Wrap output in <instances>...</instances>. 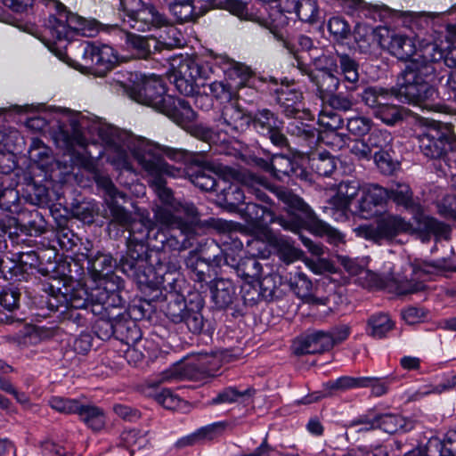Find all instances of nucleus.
<instances>
[{
    "label": "nucleus",
    "mask_w": 456,
    "mask_h": 456,
    "mask_svg": "<svg viewBox=\"0 0 456 456\" xmlns=\"http://www.w3.org/2000/svg\"><path fill=\"white\" fill-rule=\"evenodd\" d=\"M100 134L106 141L105 154L108 161L117 169L131 172L132 155L153 177L151 186L161 201L155 207L166 208L178 219L179 224L175 230H179L180 237L185 236L190 240H193L198 224L197 208L192 203H183L174 199L163 179V175L177 178L184 174V171L166 163L164 157L181 161L185 159L187 152L180 149L161 146L112 126H100Z\"/></svg>",
    "instance_id": "1"
},
{
    "label": "nucleus",
    "mask_w": 456,
    "mask_h": 456,
    "mask_svg": "<svg viewBox=\"0 0 456 456\" xmlns=\"http://www.w3.org/2000/svg\"><path fill=\"white\" fill-rule=\"evenodd\" d=\"M154 220L146 211H138L136 217L118 205L111 207L112 221L129 231L127 252L121 259V269L127 276L134 279L141 286L153 287L158 281L151 278L152 268L146 266L145 243L157 249L184 250L193 245L187 237H180L175 226L178 219L166 208H152Z\"/></svg>",
    "instance_id": "2"
},
{
    "label": "nucleus",
    "mask_w": 456,
    "mask_h": 456,
    "mask_svg": "<svg viewBox=\"0 0 456 456\" xmlns=\"http://www.w3.org/2000/svg\"><path fill=\"white\" fill-rule=\"evenodd\" d=\"M50 126L53 137L57 143L61 142L64 147L77 145L86 147L87 141L82 134L83 129L91 132L96 131L102 142L106 145V141L100 134V126H109L81 112L69 109L58 108L52 112H44L30 117L26 121V126L35 132H44Z\"/></svg>",
    "instance_id": "3"
},
{
    "label": "nucleus",
    "mask_w": 456,
    "mask_h": 456,
    "mask_svg": "<svg viewBox=\"0 0 456 456\" xmlns=\"http://www.w3.org/2000/svg\"><path fill=\"white\" fill-rule=\"evenodd\" d=\"M124 287L121 278L110 275L104 281V286L95 288L90 293L82 286L69 289L65 287V291L60 288L56 290L50 286L51 294L47 299L48 307L53 311H60L61 314L68 308L84 309L89 305H99L102 310L108 311L110 306L122 305V297L119 290Z\"/></svg>",
    "instance_id": "4"
},
{
    "label": "nucleus",
    "mask_w": 456,
    "mask_h": 456,
    "mask_svg": "<svg viewBox=\"0 0 456 456\" xmlns=\"http://www.w3.org/2000/svg\"><path fill=\"white\" fill-rule=\"evenodd\" d=\"M123 94L132 101L150 106L180 126L196 118V113L184 100L175 98L167 87H123Z\"/></svg>",
    "instance_id": "5"
},
{
    "label": "nucleus",
    "mask_w": 456,
    "mask_h": 456,
    "mask_svg": "<svg viewBox=\"0 0 456 456\" xmlns=\"http://www.w3.org/2000/svg\"><path fill=\"white\" fill-rule=\"evenodd\" d=\"M394 96L400 102L409 103L428 110L439 111L443 107L436 87H366L362 101L375 111L386 101Z\"/></svg>",
    "instance_id": "6"
},
{
    "label": "nucleus",
    "mask_w": 456,
    "mask_h": 456,
    "mask_svg": "<svg viewBox=\"0 0 456 456\" xmlns=\"http://www.w3.org/2000/svg\"><path fill=\"white\" fill-rule=\"evenodd\" d=\"M387 191H388V199H391L396 205L411 211L416 216L420 229L434 234L437 238H447L450 231L449 226L433 217L420 214V206L413 200L412 191L407 183H396Z\"/></svg>",
    "instance_id": "7"
},
{
    "label": "nucleus",
    "mask_w": 456,
    "mask_h": 456,
    "mask_svg": "<svg viewBox=\"0 0 456 456\" xmlns=\"http://www.w3.org/2000/svg\"><path fill=\"white\" fill-rule=\"evenodd\" d=\"M226 354L224 351L214 354L199 353L185 363L167 370L164 379L167 380L183 379L194 378L199 374L214 376L222 366Z\"/></svg>",
    "instance_id": "8"
},
{
    "label": "nucleus",
    "mask_w": 456,
    "mask_h": 456,
    "mask_svg": "<svg viewBox=\"0 0 456 456\" xmlns=\"http://www.w3.org/2000/svg\"><path fill=\"white\" fill-rule=\"evenodd\" d=\"M120 3L126 12L124 21L137 31L159 28L166 22L164 16L151 4L142 0H120Z\"/></svg>",
    "instance_id": "9"
},
{
    "label": "nucleus",
    "mask_w": 456,
    "mask_h": 456,
    "mask_svg": "<svg viewBox=\"0 0 456 456\" xmlns=\"http://www.w3.org/2000/svg\"><path fill=\"white\" fill-rule=\"evenodd\" d=\"M361 190L358 181L347 180L341 182L337 194L323 208L324 212L338 222L347 220Z\"/></svg>",
    "instance_id": "10"
},
{
    "label": "nucleus",
    "mask_w": 456,
    "mask_h": 456,
    "mask_svg": "<svg viewBox=\"0 0 456 456\" xmlns=\"http://www.w3.org/2000/svg\"><path fill=\"white\" fill-rule=\"evenodd\" d=\"M120 306L121 305L116 307L110 306L108 311L104 310L106 314L96 322V332L102 339H107L114 334L123 336L126 331H130L136 336L134 340L137 341L140 337L139 330L135 323L129 320L128 314L122 311ZM102 312L101 308L99 313L102 314Z\"/></svg>",
    "instance_id": "11"
},
{
    "label": "nucleus",
    "mask_w": 456,
    "mask_h": 456,
    "mask_svg": "<svg viewBox=\"0 0 456 456\" xmlns=\"http://www.w3.org/2000/svg\"><path fill=\"white\" fill-rule=\"evenodd\" d=\"M388 191L378 184H368L362 188L361 197L357 199L351 215L364 219H370L379 216L387 200Z\"/></svg>",
    "instance_id": "12"
},
{
    "label": "nucleus",
    "mask_w": 456,
    "mask_h": 456,
    "mask_svg": "<svg viewBox=\"0 0 456 456\" xmlns=\"http://www.w3.org/2000/svg\"><path fill=\"white\" fill-rule=\"evenodd\" d=\"M411 225L398 216L387 215L378 223L377 227L360 225L354 229L357 236L378 241L381 239H392L401 232L411 231Z\"/></svg>",
    "instance_id": "13"
},
{
    "label": "nucleus",
    "mask_w": 456,
    "mask_h": 456,
    "mask_svg": "<svg viewBox=\"0 0 456 456\" xmlns=\"http://www.w3.org/2000/svg\"><path fill=\"white\" fill-rule=\"evenodd\" d=\"M374 37L382 48L399 60L407 61L416 53V44L412 37L390 32L387 28L379 29Z\"/></svg>",
    "instance_id": "14"
},
{
    "label": "nucleus",
    "mask_w": 456,
    "mask_h": 456,
    "mask_svg": "<svg viewBox=\"0 0 456 456\" xmlns=\"http://www.w3.org/2000/svg\"><path fill=\"white\" fill-rule=\"evenodd\" d=\"M267 187V182L254 175H248L244 177L241 186L237 184H231L225 191L226 201L234 206L244 208L243 203L246 199L245 193H250L256 196V199L265 201L267 196L263 189Z\"/></svg>",
    "instance_id": "15"
},
{
    "label": "nucleus",
    "mask_w": 456,
    "mask_h": 456,
    "mask_svg": "<svg viewBox=\"0 0 456 456\" xmlns=\"http://www.w3.org/2000/svg\"><path fill=\"white\" fill-rule=\"evenodd\" d=\"M432 64H421L419 60L411 61L399 74L396 86H436L441 76L436 75Z\"/></svg>",
    "instance_id": "16"
},
{
    "label": "nucleus",
    "mask_w": 456,
    "mask_h": 456,
    "mask_svg": "<svg viewBox=\"0 0 456 456\" xmlns=\"http://www.w3.org/2000/svg\"><path fill=\"white\" fill-rule=\"evenodd\" d=\"M334 340L329 332L313 331L295 339L292 350L296 354H320L331 349Z\"/></svg>",
    "instance_id": "17"
},
{
    "label": "nucleus",
    "mask_w": 456,
    "mask_h": 456,
    "mask_svg": "<svg viewBox=\"0 0 456 456\" xmlns=\"http://www.w3.org/2000/svg\"><path fill=\"white\" fill-rule=\"evenodd\" d=\"M239 212L248 225L260 233L263 239L266 237L267 232H272L268 225L274 222V216L265 207L249 202L244 208H240Z\"/></svg>",
    "instance_id": "18"
},
{
    "label": "nucleus",
    "mask_w": 456,
    "mask_h": 456,
    "mask_svg": "<svg viewBox=\"0 0 456 456\" xmlns=\"http://www.w3.org/2000/svg\"><path fill=\"white\" fill-rule=\"evenodd\" d=\"M167 314L174 322H183L192 333H200L204 326L203 316L200 311L186 309L183 299H176L168 305Z\"/></svg>",
    "instance_id": "19"
},
{
    "label": "nucleus",
    "mask_w": 456,
    "mask_h": 456,
    "mask_svg": "<svg viewBox=\"0 0 456 456\" xmlns=\"http://www.w3.org/2000/svg\"><path fill=\"white\" fill-rule=\"evenodd\" d=\"M264 240L276 249L280 259L287 264L297 260L301 256V251L295 248L292 241L286 236L277 235L272 232H267Z\"/></svg>",
    "instance_id": "20"
},
{
    "label": "nucleus",
    "mask_w": 456,
    "mask_h": 456,
    "mask_svg": "<svg viewBox=\"0 0 456 456\" xmlns=\"http://www.w3.org/2000/svg\"><path fill=\"white\" fill-rule=\"evenodd\" d=\"M88 154L89 157L83 159L81 165L86 169L95 175L96 183L98 184V186L102 187L106 191L107 195L113 201L111 203L110 208L113 205H118V200H124L126 198V195L123 192L118 191V189L113 184L112 181L108 176L101 175L96 173V164L94 160L95 158L92 156V153L90 151L88 152Z\"/></svg>",
    "instance_id": "21"
},
{
    "label": "nucleus",
    "mask_w": 456,
    "mask_h": 456,
    "mask_svg": "<svg viewBox=\"0 0 456 456\" xmlns=\"http://www.w3.org/2000/svg\"><path fill=\"white\" fill-rule=\"evenodd\" d=\"M291 288L304 302L313 305H326V299L315 297L311 294L312 282L306 275L298 273L291 281Z\"/></svg>",
    "instance_id": "22"
},
{
    "label": "nucleus",
    "mask_w": 456,
    "mask_h": 456,
    "mask_svg": "<svg viewBox=\"0 0 456 456\" xmlns=\"http://www.w3.org/2000/svg\"><path fill=\"white\" fill-rule=\"evenodd\" d=\"M126 42L136 52L138 58L145 59L159 49V42L154 37H147L129 33Z\"/></svg>",
    "instance_id": "23"
},
{
    "label": "nucleus",
    "mask_w": 456,
    "mask_h": 456,
    "mask_svg": "<svg viewBox=\"0 0 456 456\" xmlns=\"http://www.w3.org/2000/svg\"><path fill=\"white\" fill-rule=\"evenodd\" d=\"M375 418L378 428L388 434H394L398 431H408L412 428L411 423L400 415L387 413L375 415Z\"/></svg>",
    "instance_id": "24"
},
{
    "label": "nucleus",
    "mask_w": 456,
    "mask_h": 456,
    "mask_svg": "<svg viewBox=\"0 0 456 456\" xmlns=\"http://www.w3.org/2000/svg\"><path fill=\"white\" fill-rule=\"evenodd\" d=\"M169 9L177 20L181 22L190 21L200 15V11H197L195 0H167Z\"/></svg>",
    "instance_id": "25"
},
{
    "label": "nucleus",
    "mask_w": 456,
    "mask_h": 456,
    "mask_svg": "<svg viewBox=\"0 0 456 456\" xmlns=\"http://www.w3.org/2000/svg\"><path fill=\"white\" fill-rule=\"evenodd\" d=\"M186 175L191 182L203 191H212L217 186V181L210 172L200 166L188 168Z\"/></svg>",
    "instance_id": "26"
},
{
    "label": "nucleus",
    "mask_w": 456,
    "mask_h": 456,
    "mask_svg": "<svg viewBox=\"0 0 456 456\" xmlns=\"http://www.w3.org/2000/svg\"><path fill=\"white\" fill-rule=\"evenodd\" d=\"M309 165L319 175L329 176L337 167V159L329 152L314 153L309 159Z\"/></svg>",
    "instance_id": "27"
},
{
    "label": "nucleus",
    "mask_w": 456,
    "mask_h": 456,
    "mask_svg": "<svg viewBox=\"0 0 456 456\" xmlns=\"http://www.w3.org/2000/svg\"><path fill=\"white\" fill-rule=\"evenodd\" d=\"M223 117L227 124L237 131L245 129L252 122V117L245 114L233 103L224 105Z\"/></svg>",
    "instance_id": "28"
},
{
    "label": "nucleus",
    "mask_w": 456,
    "mask_h": 456,
    "mask_svg": "<svg viewBox=\"0 0 456 456\" xmlns=\"http://www.w3.org/2000/svg\"><path fill=\"white\" fill-rule=\"evenodd\" d=\"M212 297L218 307H225L232 302L234 287L228 280H217L212 289Z\"/></svg>",
    "instance_id": "29"
},
{
    "label": "nucleus",
    "mask_w": 456,
    "mask_h": 456,
    "mask_svg": "<svg viewBox=\"0 0 456 456\" xmlns=\"http://www.w3.org/2000/svg\"><path fill=\"white\" fill-rule=\"evenodd\" d=\"M81 419L93 430L99 431L105 426V416L103 411L95 406L83 405L77 413Z\"/></svg>",
    "instance_id": "30"
},
{
    "label": "nucleus",
    "mask_w": 456,
    "mask_h": 456,
    "mask_svg": "<svg viewBox=\"0 0 456 456\" xmlns=\"http://www.w3.org/2000/svg\"><path fill=\"white\" fill-rule=\"evenodd\" d=\"M374 115L385 124L393 126L404 118L406 111L404 109L398 108L386 101L374 111Z\"/></svg>",
    "instance_id": "31"
},
{
    "label": "nucleus",
    "mask_w": 456,
    "mask_h": 456,
    "mask_svg": "<svg viewBox=\"0 0 456 456\" xmlns=\"http://www.w3.org/2000/svg\"><path fill=\"white\" fill-rule=\"evenodd\" d=\"M255 390L252 388H247L243 391H239L235 387H229L220 392L215 398L212 399V403L215 404L218 403H232L246 402L254 395Z\"/></svg>",
    "instance_id": "32"
},
{
    "label": "nucleus",
    "mask_w": 456,
    "mask_h": 456,
    "mask_svg": "<svg viewBox=\"0 0 456 456\" xmlns=\"http://www.w3.org/2000/svg\"><path fill=\"white\" fill-rule=\"evenodd\" d=\"M289 10H296L297 17L305 22L314 23L318 18V6L314 0H300V2H293L289 7Z\"/></svg>",
    "instance_id": "33"
},
{
    "label": "nucleus",
    "mask_w": 456,
    "mask_h": 456,
    "mask_svg": "<svg viewBox=\"0 0 456 456\" xmlns=\"http://www.w3.org/2000/svg\"><path fill=\"white\" fill-rule=\"evenodd\" d=\"M30 159L37 163L40 167H47L53 161L52 150L41 140L34 138L29 147Z\"/></svg>",
    "instance_id": "34"
},
{
    "label": "nucleus",
    "mask_w": 456,
    "mask_h": 456,
    "mask_svg": "<svg viewBox=\"0 0 456 456\" xmlns=\"http://www.w3.org/2000/svg\"><path fill=\"white\" fill-rule=\"evenodd\" d=\"M368 380L360 378H353L349 376H342L335 380L329 381L324 384V387L329 391H346L355 387H363Z\"/></svg>",
    "instance_id": "35"
},
{
    "label": "nucleus",
    "mask_w": 456,
    "mask_h": 456,
    "mask_svg": "<svg viewBox=\"0 0 456 456\" xmlns=\"http://www.w3.org/2000/svg\"><path fill=\"white\" fill-rule=\"evenodd\" d=\"M278 198L284 202L290 211H299L305 214L306 216H310V208L305 201L295 195L291 191L286 189H281L277 191Z\"/></svg>",
    "instance_id": "36"
},
{
    "label": "nucleus",
    "mask_w": 456,
    "mask_h": 456,
    "mask_svg": "<svg viewBox=\"0 0 456 456\" xmlns=\"http://www.w3.org/2000/svg\"><path fill=\"white\" fill-rule=\"evenodd\" d=\"M284 12H285L282 11L281 7L271 6L268 18L265 19L257 16L258 20L256 21L268 28L272 32H275L280 28L284 27L288 22L287 16Z\"/></svg>",
    "instance_id": "37"
},
{
    "label": "nucleus",
    "mask_w": 456,
    "mask_h": 456,
    "mask_svg": "<svg viewBox=\"0 0 456 456\" xmlns=\"http://www.w3.org/2000/svg\"><path fill=\"white\" fill-rule=\"evenodd\" d=\"M127 81H119V86H151L152 84L164 85L161 77L154 73L146 74L139 71L127 72Z\"/></svg>",
    "instance_id": "38"
},
{
    "label": "nucleus",
    "mask_w": 456,
    "mask_h": 456,
    "mask_svg": "<svg viewBox=\"0 0 456 456\" xmlns=\"http://www.w3.org/2000/svg\"><path fill=\"white\" fill-rule=\"evenodd\" d=\"M255 128L261 134H265L279 127V121L267 110L259 111L254 119L252 118Z\"/></svg>",
    "instance_id": "39"
},
{
    "label": "nucleus",
    "mask_w": 456,
    "mask_h": 456,
    "mask_svg": "<svg viewBox=\"0 0 456 456\" xmlns=\"http://www.w3.org/2000/svg\"><path fill=\"white\" fill-rule=\"evenodd\" d=\"M338 61L345 81L354 84L359 80L358 64L347 54H338Z\"/></svg>",
    "instance_id": "40"
},
{
    "label": "nucleus",
    "mask_w": 456,
    "mask_h": 456,
    "mask_svg": "<svg viewBox=\"0 0 456 456\" xmlns=\"http://www.w3.org/2000/svg\"><path fill=\"white\" fill-rule=\"evenodd\" d=\"M81 404L77 400L61 396H53L49 400V405L52 409L65 414L78 413Z\"/></svg>",
    "instance_id": "41"
},
{
    "label": "nucleus",
    "mask_w": 456,
    "mask_h": 456,
    "mask_svg": "<svg viewBox=\"0 0 456 456\" xmlns=\"http://www.w3.org/2000/svg\"><path fill=\"white\" fill-rule=\"evenodd\" d=\"M340 264L344 266L346 272L351 275L370 276L374 280L376 274L365 269V261L363 259H352L347 256H338Z\"/></svg>",
    "instance_id": "42"
},
{
    "label": "nucleus",
    "mask_w": 456,
    "mask_h": 456,
    "mask_svg": "<svg viewBox=\"0 0 456 456\" xmlns=\"http://www.w3.org/2000/svg\"><path fill=\"white\" fill-rule=\"evenodd\" d=\"M371 328V335L376 338H382L393 328V322L387 314H379L373 315L369 320Z\"/></svg>",
    "instance_id": "43"
},
{
    "label": "nucleus",
    "mask_w": 456,
    "mask_h": 456,
    "mask_svg": "<svg viewBox=\"0 0 456 456\" xmlns=\"http://www.w3.org/2000/svg\"><path fill=\"white\" fill-rule=\"evenodd\" d=\"M88 268L96 275L111 268L113 259L110 255L98 252L96 255L87 254Z\"/></svg>",
    "instance_id": "44"
},
{
    "label": "nucleus",
    "mask_w": 456,
    "mask_h": 456,
    "mask_svg": "<svg viewBox=\"0 0 456 456\" xmlns=\"http://www.w3.org/2000/svg\"><path fill=\"white\" fill-rule=\"evenodd\" d=\"M224 7L241 20H258L257 15L250 12L248 4L241 0H224Z\"/></svg>",
    "instance_id": "45"
},
{
    "label": "nucleus",
    "mask_w": 456,
    "mask_h": 456,
    "mask_svg": "<svg viewBox=\"0 0 456 456\" xmlns=\"http://www.w3.org/2000/svg\"><path fill=\"white\" fill-rule=\"evenodd\" d=\"M320 97L323 102L336 110H347L352 106L351 99L341 93L329 94L320 92Z\"/></svg>",
    "instance_id": "46"
},
{
    "label": "nucleus",
    "mask_w": 456,
    "mask_h": 456,
    "mask_svg": "<svg viewBox=\"0 0 456 456\" xmlns=\"http://www.w3.org/2000/svg\"><path fill=\"white\" fill-rule=\"evenodd\" d=\"M393 141L392 134L387 130L375 129L368 137V142L370 148L385 151Z\"/></svg>",
    "instance_id": "47"
},
{
    "label": "nucleus",
    "mask_w": 456,
    "mask_h": 456,
    "mask_svg": "<svg viewBox=\"0 0 456 456\" xmlns=\"http://www.w3.org/2000/svg\"><path fill=\"white\" fill-rule=\"evenodd\" d=\"M13 339L19 346L25 347L37 344L40 341V335L37 328L28 326L20 330Z\"/></svg>",
    "instance_id": "48"
},
{
    "label": "nucleus",
    "mask_w": 456,
    "mask_h": 456,
    "mask_svg": "<svg viewBox=\"0 0 456 456\" xmlns=\"http://www.w3.org/2000/svg\"><path fill=\"white\" fill-rule=\"evenodd\" d=\"M421 64H431V62H436L442 61L444 48L436 43H429L424 45L421 50Z\"/></svg>",
    "instance_id": "49"
},
{
    "label": "nucleus",
    "mask_w": 456,
    "mask_h": 456,
    "mask_svg": "<svg viewBox=\"0 0 456 456\" xmlns=\"http://www.w3.org/2000/svg\"><path fill=\"white\" fill-rule=\"evenodd\" d=\"M317 227L319 233L322 236H326L327 241L330 244L338 247L345 243L344 234L328 224L319 222Z\"/></svg>",
    "instance_id": "50"
},
{
    "label": "nucleus",
    "mask_w": 456,
    "mask_h": 456,
    "mask_svg": "<svg viewBox=\"0 0 456 456\" xmlns=\"http://www.w3.org/2000/svg\"><path fill=\"white\" fill-rule=\"evenodd\" d=\"M328 28L337 39H346L351 32L348 23L340 17H332L329 20Z\"/></svg>",
    "instance_id": "51"
},
{
    "label": "nucleus",
    "mask_w": 456,
    "mask_h": 456,
    "mask_svg": "<svg viewBox=\"0 0 456 456\" xmlns=\"http://www.w3.org/2000/svg\"><path fill=\"white\" fill-rule=\"evenodd\" d=\"M301 93L291 87H281L277 91V100L279 103L287 108L294 107L301 100Z\"/></svg>",
    "instance_id": "52"
},
{
    "label": "nucleus",
    "mask_w": 456,
    "mask_h": 456,
    "mask_svg": "<svg viewBox=\"0 0 456 456\" xmlns=\"http://www.w3.org/2000/svg\"><path fill=\"white\" fill-rule=\"evenodd\" d=\"M271 168L280 178V175H288L292 170V163L289 158L281 154H274L271 159Z\"/></svg>",
    "instance_id": "53"
},
{
    "label": "nucleus",
    "mask_w": 456,
    "mask_h": 456,
    "mask_svg": "<svg viewBox=\"0 0 456 456\" xmlns=\"http://www.w3.org/2000/svg\"><path fill=\"white\" fill-rule=\"evenodd\" d=\"M441 441L438 438L428 440L424 448L413 450L404 456H441Z\"/></svg>",
    "instance_id": "54"
},
{
    "label": "nucleus",
    "mask_w": 456,
    "mask_h": 456,
    "mask_svg": "<svg viewBox=\"0 0 456 456\" xmlns=\"http://www.w3.org/2000/svg\"><path fill=\"white\" fill-rule=\"evenodd\" d=\"M374 160L378 168L383 174L389 175L396 167V163L393 161L391 156L387 151H380L374 155Z\"/></svg>",
    "instance_id": "55"
},
{
    "label": "nucleus",
    "mask_w": 456,
    "mask_h": 456,
    "mask_svg": "<svg viewBox=\"0 0 456 456\" xmlns=\"http://www.w3.org/2000/svg\"><path fill=\"white\" fill-rule=\"evenodd\" d=\"M210 92L221 104L226 105L232 103L238 94L237 87H210Z\"/></svg>",
    "instance_id": "56"
},
{
    "label": "nucleus",
    "mask_w": 456,
    "mask_h": 456,
    "mask_svg": "<svg viewBox=\"0 0 456 456\" xmlns=\"http://www.w3.org/2000/svg\"><path fill=\"white\" fill-rule=\"evenodd\" d=\"M156 400L164 408L168 410H175L181 403L180 398L169 389H162L157 394Z\"/></svg>",
    "instance_id": "57"
},
{
    "label": "nucleus",
    "mask_w": 456,
    "mask_h": 456,
    "mask_svg": "<svg viewBox=\"0 0 456 456\" xmlns=\"http://www.w3.org/2000/svg\"><path fill=\"white\" fill-rule=\"evenodd\" d=\"M437 208L441 216L456 221V195L445 196Z\"/></svg>",
    "instance_id": "58"
},
{
    "label": "nucleus",
    "mask_w": 456,
    "mask_h": 456,
    "mask_svg": "<svg viewBox=\"0 0 456 456\" xmlns=\"http://www.w3.org/2000/svg\"><path fill=\"white\" fill-rule=\"evenodd\" d=\"M229 76H235L240 79L239 86H245L246 82L253 77L251 69L240 62L232 61L229 69Z\"/></svg>",
    "instance_id": "59"
},
{
    "label": "nucleus",
    "mask_w": 456,
    "mask_h": 456,
    "mask_svg": "<svg viewBox=\"0 0 456 456\" xmlns=\"http://www.w3.org/2000/svg\"><path fill=\"white\" fill-rule=\"evenodd\" d=\"M421 271L428 274H441L452 269L450 261L445 258L433 262H426L421 265Z\"/></svg>",
    "instance_id": "60"
},
{
    "label": "nucleus",
    "mask_w": 456,
    "mask_h": 456,
    "mask_svg": "<svg viewBox=\"0 0 456 456\" xmlns=\"http://www.w3.org/2000/svg\"><path fill=\"white\" fill-rule=\"evenodd\" d=\"M456 388V374L446 376L443 379V380L436 384L432 385L427 390L422 391L423 395L428 394H442L444 392H447Z\"/></svg>",
    "instance_id": "61"
},
{
    "label": "nucleus",
    "mask_w": 456,
    "mask_h": 456,
    "mask_svg": "<svg viewBox=\"0 0 456 456\" xmlns=\"http://www.w3.org/2000/svg\"><path fill=\"white\" fill-rule=\"evenodd\" d=\"M346 126L348 131L355 135H362L370 129V120L362 117L348 118Z\"/></svg>",
    "instance_id": "62"
},
{
    "label": "nucleus",
    "mask_w": 456,
    "mask_h": 456,
    "mask_svg": "<svg viewBox=\"0 0 456 456\" xmlns=\"http://www.w3.org/2000/svg\"><path fill=\"white\" fill-rule=\"evenodd\" d=\"M402 317L408 324L413 325L423 322L427 313L423 308L411 306L402 312Z\"/></svg>",
    "instance_id": "63"
},
{
    "label": "nucleus",
    "mask_w": 456,
    "mask_h": 456,
    "mask_svg": "<svg viewBox=\"0 0 456 456\" xmlns=\"http://www.w3.org/2000/svg\"><path fill=\"white\" fill-rule=\"evenodd\" d=\"M441 456H456V431L447 433L444 443L441 442Z\"/></svg>",
    "instance_id": "64"
}]
</instances>
